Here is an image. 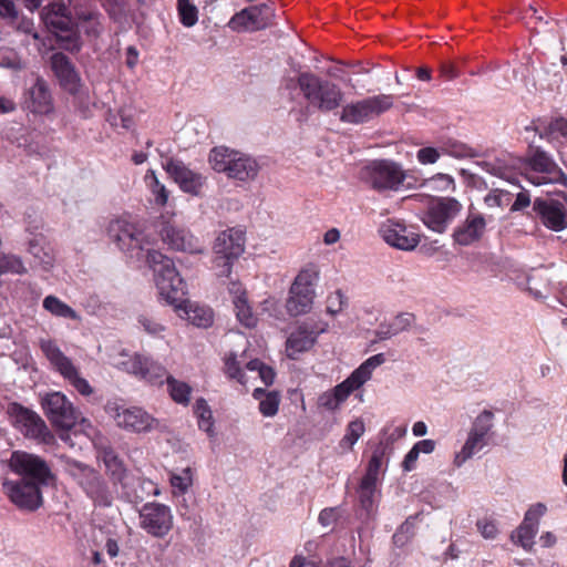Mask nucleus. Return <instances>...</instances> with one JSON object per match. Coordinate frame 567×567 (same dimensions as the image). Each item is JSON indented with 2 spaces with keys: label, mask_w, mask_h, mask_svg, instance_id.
<instances>
[{
  "label": "nucleus",
  "mask_w": 567,
  "mask_h": 567,
  "mask_svg": "<svg viewBox=\"0 0 567 567\" xmlns=\"http://www.w3.org/2000/svg\"><path fill=\"white\" fill-rule=\"evenodd\" d=\"M150 267L154 271L155 285L159 296L176 310L183 311L179 315L187 319L192 324L199 328H207L213 323V312L210 309L192 303L185 299L187 286L177 272L173 260L159 251L148 252Z\"/></svg>",
  "instance_id": "1"
},
{
  "label": "nucleus",
  "mask_w": 567,
  "mask_h": 567,
  "mask_svg": "<svg viewBox=\"0 0 567 567\" xmlns=\"http://www.w3.org/2000/svg\"><path fill=\"white\" fill-rule=\"evenodd\" d=\"M65 473L95 506L109 507L114 496L103 475L94 467L80 461L61 455Z\"/></svg>",
  "instance_id": "2"
},
{
  "label": "nucleus",
  "mask_w": 567,
  "mask_h": 567,
  "mask_svg": "<svg viewBox=\"0 0 567 567\" xmlns=\"http://www.w3.org/2000/svg\"><path fill=\"white\" fill-rule=\"evenodd\" d=\"M297 84L308 105L316 111L329 113L341 106L344 94L338 84L311 72L300 73Z\"/></svg>",
  "instance_id": "3"
},
{
  "label": "nucleus",
  "mask_w": 567,
  "mask_h": 567,
  "mask_svg": "<svg viewBox=\"0 0 567 567\" xmlns=\"http://www.w3.org/2000/svg\"><path fill=\"white\" fill-rule=\"evenodd\" d=\"M71 4L72 0H49L43 8L42 20L55 35L60 48L76 52L81 48V41L69 9Z\"/></svg>",
  "instance_id": "4"
},
{
  "label": "nucleus",
  "mask_w": 567,
  "mask_h": 567,
  "mask_svg": "<svg viewBox=\"0 0 567 567\" xmlns=\"http://www.w3.org/2000/svg\"><path fill=\"white\" fill-rule=\"evenodd\" d=\"M523 176L534 186L560 185L567 188V174L540 147H535L525 159Z\"/></svg>",
  "instance_id": "5"
},
{
  "label": "nucleus",
  "mask_w": 567,
  "mask_h": 567,
  "mask_svg": "<svg viewBox=\"0 0 567 567\" xmlns=\"http://www.w3.org/2000/svg\"><path fill=\"white\" fill-rule=\"evenodd\" d=\"M209 163L214 171L225 173L228 177L239 181L254 179L259 171L255 159L224 146L215 147L210 151Z\"/></svg>",
  "instance_id": "6"
},
{
  "label": "nucleus",
  "mask_w": 567,
  "mask_h": 567,
  "mask_svg": "<svg viewBox=\"0 0 567 567\" xmlns=\"http://www.w3.org/2000/svg\"><path fill=\"white\" fill-rule=\"evenodd\" d=\"M245 250V233L239 228L221 231L214 244V267L218 277H228L234 260Z\"/></svg>",
  "instance_id": "7"
},
{
  "label": "nucleus",
  "mask_w": 567,
  "mask_h": 567,
  "mask_svg": "<svg viewBox=\"0 0 567 567\" xmlns=\"http://www.w3.org/2000/svg\"><path fill=\"white\" fill-rule=\"evenodd\" d=\"M390 95H374L352 101L342 106L339 120L347 124H363L378 117L392 106Z\"/></svg>",
  "instance_id": "8"
},
{
  "label": "nucleus",
  "mask_w": 567,
  "mask_h": 567,
  "mask_svg": "<svg viewBox=\"0 0 567 567\" xmlns=\"http://www.w3.org/2000/svg\"><path fill=\"white\" fill-rule=\"evenodd\" d=\"M40 349L50 361L51 365L82 395H90L93 392L89 382L79 374L78 368L73 364L71 359L61 351L54 341L41 339Z\"/></svg>",
  "instance_id": "9"
},
{
  "label": "nucleus",
  "mask_w": 567,
  "mask_h": 567,
  "mask_svg": "<svg viewBox=\"0 0 567 567\" xmlns=\"http://www.w3.org/2000/svg\"><path fill=\"white\" fill-rule=\"evenodd\" d=\"M10 468L20 476L19 480L49 485L54 476L47 462L38 455L16 451L9 461Z\"/></svg>",
  "instance_id": "10"
},
{
  "label": "nucleus",
  "mask_w": 567,
  "mask_h": 567,
  "mask_svg": "<svg viewBox=\"0 0 567 567\" xmlns=\"http://www.w3.org/2000/svg\"><path fill=\"white\" fill-rule=\"evenodd\" d=\"M107 234L110 239L114 241L121 250L130 252L137 258H140V254L143 250L147 252L154 251L153 249L146 248L148 241L145 235L138 230L134 224L124 219L111 221L107 227ZM147 257L148 254H146V261H148ZM147 264L150 265V262Z\"/></svg>",
  "instance_id": "11"
},
{
  "label": "nucleus",
  "mask_w": 567,
  "mask_h": 567,
  "mask_svg": "<svg viewBox=\"0 0 567 567\" xmlns=\"http://www.w3.org/2000/svg\"><path fill=\"white\" fill-rule=\"evenodd\" d=\"M41 405L55 427L70 430L81 419V413L62 392L47 393L41 399Z\"/></svg>",
  "instance_id": "12"
},
{
  "label": "nucleus",
  "mask_w": 567,
  "mask_h": 567,
  "mask_svg": "<svg viewBox=\"0 0 567 567\" xmlns=\"http://www.w3.org/2000/svg\"><path fill=\"white\" fill-rule=\"evenodd\" d=\"M8 413L13 425L29 439L48 443L52 439L45 422L34 411L22 406L19 403H12L8 408Z\"/></svg>",
  "instance_id": "13"
},
{
  "label": "nucleus",
  "mask_w": 567,
  "mask_h": 567,
  "mask_svg": "<svg viewBox=\"0 0 567 567\" xmlns=\"http://www.w3.org/2000/svg\"><path fill=\"white\" fill-rule=\"evenodd\" d=\"M527 216L555 233L567 228V210L558 199L536 197L533 202L532 213H528Z\"/></svg>",
  "instance_id": "14"
},
{
  "label": "nucleus",
  "mask_w": 567,
  "mask_h": 567,
  "mask_svg": "<svg viewBox=\"0 0 567 567\" xmlns=\"http://www.w3.org/2000/svg\"><path fill=\"white\" fill-rule=\"evenodd\" d=\"M461 210L462 205L457 199L427 194V228L444 233Z\"/></svg>",
  "instance_id": "15"
},
{
  "label": "nucleus",
  "mask_w": 567,
  "mask_h": 567,
  "mask_svg": "<svg viewBox=\"0 0 567 567\" xmlns=\"http://www.w3.org/2000/svg\"><path fill=\"white\" fill-rule=\"evenodd\" d=\"M174 517L168 506L147 503L140 511V526L156 538L165 537L173 528Z\"/></svg>",
  "instance_id": "16"
},
{
  "label": "nucleus",
  "mask_w": 567,
  "mask_h": 567,
  "mask_svg": "<svg viewBox=\"0 0 567 567\" xmlns=\"http://www.w3.org/2000/svg\"><path fill=\"white\" fill-rule=\"evenodd\" d=\"M363 178L378 190L398 189L405 175L401 167L391 161H375L363 171Z\"/></svg>",
  "instance_id": "17"
},
{
  "label": "nucleus",
  "mask_w": 567,
  "mask_h": 567,
  "mask_svg": "<svg viewBox=\"0 0 567 567\" xmlns=\"http://www.w3.org/2000/svg\"><path fill=\"white\" fill-rule=\"evenodd\" d=\"M313 279L315 274L309 270H302L296 277L286 303L287 311L291 316L310 311L315 298Z\"/></svg>",
  "instance_id": "18"
},
{
  "label": "nucleus",
  "mask_w": 567,
  "mask_h": 567,
  "mask_svg": "<svg viewBox=\"0 0 567 567\" xmlns=\"http://www.w3.org/2000/svg\"><path fill=\"white\" fill-rule=\"evenodd\" d=\"M105 411L115 420L117 426L133 432L150 431L156 424V421L140 408L124 409L115 402H109Z\"/></svg>",
  "instance_id": "19"
},
{
  "label": "nucleus",
  "mask_w": 567,
  "mask_h": 567,
  "mask_svg": "<svg viewBox=\"0 0 567 567\" xmlns=\"http://www.w3.org/2000/svg\"><path fill=\"white\" fill-rule=\"evenodd\" d=\"M42 485L28 481H6L3 488L10 501L21 509L35 511L42 505Z\"/></svg>",
  "instance_id": "20"
},
{
  "label": "nucleus",
  "mask_w": 567,
  "mask_h": 567,
  "mask_svg": "<svg viewBox=\"0 0 567 567\" xmlns=\"http://www.w3.org/2000/svg\"><path fill=\"white\" fill-rule=\"evenodd\" d=\"M274 17V9L267 3H260L236 13L230 19L229 27L235 31L262 30L271 24Z\"/></svg>",
  "instance_id": "21"
},
{
  "label": "nucleus",
  "mask_w": 567,
  "mask_h": 567,
  "mask_svg": "<svg viewBox=\"0 0 567 567\" xmlns=\"http://www.w3.org/2000/svg\"><path fill=\"white\" fill-rule=\"evenodd\" d=\"M158 231L162 240L172 249L190 254L203 252V249L199 246L197 239H195L193 235H190L183 227L176 225L171 219L162 217Z\"/></svg>",
  "instance_id": "22"
},
{
  "label": "nucleus",
  "mask_w": 567,
  "mask_h": 567,
  "mask_svg": "<svg viewBox=\"0 0 567 567\" xmlns=\"http://www.w3.org/2000/svg\"><path fill=\"white\" fill-rule=\"evenodd\" d=\"M547 506L544 503L532 505L525 513L522 524L512 533L514 543L530 551L535 544L534 539L538 533L539 519L546 514Z\"/></svg>",
  "instance_id": "23"
},
{
  "label": "nucleus",
  "mask_w": 567,
  "mask_h": 567,
  "mask_svg": "<svg viewBox=\"0 0 567 567\" xmlns=\"http://www.w3.org/2000/svg\"><path fill=\"white\" fill-rule=\"evenodd\" d=\"M383 353L370 357L358 369H355L348 379L338 384L332 392L340 402H343L354 390L359 389L370 380L372 371L384 363Z\"/></svg>",
  "instance_id": "24"
},
{
  "label": "nucleus",
  "mask_w": 567,
  "mask_h": 567,
  "mask_svg": "<svg viewBox=\"0 0 567 567\" xmlns=\"http://www.w3.org/2000/svg\"><path fill=\"white\" fill-rule=\"evenodd\" d=\"M485 233V217L470 209L466 218L454 228L452 238L455 245L472 246L480 243Z\"/></svg>",
  "instance_id": "25"
},
{
  "label": "nucleus",
  "mask_w": 567,
  "mask_h": 567,
  "mask_svg": "<svg viewBox=\"0 0 567 567\" xmlns=\"http://www.w3.org/2000/svg\"><path fill=\"white\" fill-rule=\"evenodd\" d=\"M166 172L179 185L181 189L193 196H199L206 178L189 169L182 161L169 159L165 165Z\"/></svg>",
  "instance_id": "26"
},
{
  "label": "nucleus",
  "mask_w": 567,
  "mask_h": 567,
  "mask_svg": "<svg viewBox=\"0 0 567 567\" xmlns=\"http://www.w3.org/2000/svg\"><path fill=\"white\" fill-rule=\"evenodd\" d=\"M384 241L401 250H413L420 243V235L412 227L398 221H388L380 229Z\"/></svg>",
  "instance_id": "27"
},
{
  "label": "nucleus",
  "mask_w": 567,
  "mask_h": 567,
  "mask_svg": "<svg viewBox=\"0 0 567 567\" xmlns=\"http://www.w3.org/2000/svg\"><path fill=\"white\" fill-rule=\"evenodd\" d=\"M122 365L125 371L154 384H162L164 378L168 377L162 364L140 354L130 357Z\"/></svg>",
  "instance_id": "28"
},
{
  "label": "nucleus",
  "mask_w": 567,
  "mask_h": 567,
  "mask_svg": "<svg viewBox=\"0 0 567 567\" xmlns=\"http://www.w3.org/2000/svg\"><path fill=\"white\" fill-rule=\"evenodd\" d=\"M25 107L40 115H47L53 112V99L48 83L40 76H37L34 83L27 90Z\"/></svg>",
  "instance_id": "29"
},
{
  "label": "nucleus",
  "mask_w": 567,
  "mask_h": 567,
  "mask_svg": "<svg viewBox=\"0 0 567 567\" xmlns=\"http://www.w3.org/2000/svg\"><path fill=\"white\" fill-rule=\"evenodd\" d=\"M50 62L60 85L72 94L76 93L80 87V76L69 58L58 52L52 54Z\"/></svg>",
  "instance_id": "30"
},
{
  "label": "nucleus",
  "mask_w": 567,
  "mask_h": 567,
  "mask_svg": "<svg viewBox=\"0 0 567 567\" xmlns=\"http://www.w3.org/2000/svg\"><path fill=\"white\" fill-rule=\"evenodd\" d=\"M319 331L308 323H302L290 333L286 342V352L290 359H297L302 352L310 350L317 339Z\"/></svg>",
  "instance_id": "31"
},
{
  "label": "nucleus",
  "mask_w": 567,
  "mask_h": 567,
  "mask_svg": "<svg viewBox=\"0 0 567 567\" xmlns=\"http://www.w3.org/2000/svg\"><path fill=\"white\" fill-rule=\"evenodd\" d=\"M229 293L233 296V303L238 321L246 328H252L257 323V317L254 315L248 302L246 291L240 282L230 281L228 286Z\"/></svg>",
  "instance_id": "32"
},
{
  "label": "nucleus",
  "mask_w": 567,
  "mask_h": 567,
  "mask_svg": "<svg viewBox=\"0 0 567 567\" xmlns=\"http://www.w3.org/2000/svg\"><path fill=\"white\" fill-rule=\"evenodd\" d=\"M94 446L96 449V458L103 462L111 477L115 481L122 480L125 468L115 452L102 440L94 441Z\"/></svg>",
  "instance_id": "33"
},
{
  "label": "nucleus",
  "mask_w": 567,
  "mask_h": 567,
  "mask_svg": "<svg viewBox=\"0 0 567 567\" xmlns=\"http://www.w3.org/2000/svg\"><path fill=\"white\" fill-rule=\"evenodd\" d=\"M540 138L548 143L561 144L567 138V118L564 116L553 117L549 122L537 130Z\"/></svg>",
  "instance_id": "34"
},
{
  "label": "nucleus",
  "mask_w": 567,
  "mask_h": 567,
  "mask_svg": "<svg viewBox=\"0 0 567 567\" xmlns=\"http://www.w3.org/2000/svg\"><path fill=\"white\" fill-rule=\"evenodd\" d=\"M439 150L442 151V153H444V154H449V155H452L455 157H464L470 154V148L465 144L449 138L446 141L441 142L439 148L427 146V151H426L427 164H433L439 159V157H440Z\"/></svg>",
  "instance_id": "35"
},
{
  "label": "nucleus",
  "mask_w": 567,
  "mask_h": 567,
  "mask_svg": "<svg viewBox=\"0 0 567 567\" xmlns=\"http://www.w3.org/2000/svg\"><path fill=\"white\" fill-rule=\"evenodd\" d=\"M75 14L79 19V23L81 29L92 38H97L102 30V23H101V14L96 11H90V10H76Z\"/></svg>",
  "instance_id": "36"
},
{
  "label": "nucleus",
  "mask_w": 567,
  "mask_h": 567,
  "mask_svg": "<svg viewBox=\"0 0 567 567\" xmlns=\"http://www.w3.org/2000/svg\"><path fill=\"white\" fill-rule=\"evenodd\" d=\"M256 400H259V411L265 416H274L278 412L280 396L276 391L265 392L257 388L252 393Z\"/></svg>",
  "instance_id": "37"
},
{
  "label": "nucleus",
  "mask_w": 567,
  "mask_h": 567,
  "mask_svg": "<svg viewBox=\"0 0 567 567\" xmlns=\"http://www.w3.org/2000/svg\"><path fill=\"white\" fill-rule=\"evenodd\" d=\"M486 440L477 437L476 433H468L467 440L462 450L455 455L454 463L461 466L464 462L471 458L475 453L481 451L486 445Z\"/></svg>",
  "instance_id": "38"
},
{
  "label": "nucleus",
  "mask_w": 567,
  "mask_h": 567,
  "mask_svg": "<svg viewBox=\"0 0 567 567\" xmlns=\"http://www.w3.org/2000/svg\"><path fill=\"white\" fill-rule=\"evenodd\" d=\"M29 252L34 257L37 265L44 270H49L53 267L55 257L50 247H45L37 240H32L29 245Z\"/></svg>",
  "instance_id": "39"
},
{
  "label": "nucleus",
  "mask_w": 567,
  "mask_h": 567,
  "mask_svg": "<svg viewBox=\"0 0 567 567\" xmlns=\"http://www.w3.org/2000/svg\"><path fill=\"white\" fill-rule=\"evenodd\" d=\"M43 308L51 315L61 318L78 319V313L65 302L55 296H48L43 299Z\"/></svg>",
  "instance_id": "40"
},
{
  "label": "nucleus",
  "mask_w": 567,
  "mask_h": 567,
  "mask_svg": "<svg viewBox=\"0 0 567 567\" xmlns=\"http://www.w3.org/2000/svg\"><path fill=\"white\" fill-rule=\"evenodd\" d=\"M177 12L182 24L186 28L194 27L198 21V9L192 0H177Z\"/></svg>",
  "instance_id": "41"
},
{
  "label": "nucleus",
  "mask_w": 567,
  "mask_h": 567,
  "mask_svg": "<svg viewBox=\"0 0 567 567\" xmlns=\"http://www.w3.org/2000/svg\"><path fill=\"white\" fill-rule=\"evenodd\" d=\"M195 414L198 419V426L210 436L213 432V414L210 408L204 399H199L195 403Z\"/></svg>",
  "instance_id": "42"
},
{
  "label": "nucleus",
  "mask_w": 567,
  "mask_h": 567,
  "mask_svg": "<svg viewBox=\"0 0 567 567\" xmlns=\"http://www.w3.org/2000/svg\"><path fill=\"white\" fill-rule=\"evenodd\" d=\"M168 390L172 399L179 404H187L189 402L190 386L185 383L175 380L173 377H166Z\"/></svg>",
  "instance_id": "43"
},
{
  "label": "nucleus",
  "mask_w": 567,
  "mask_h": 567,
  "mask_svg": "<svg viewBox=\"0 0 567 567\" xmlns=\"http://www.w3.org/2000/svg\"><path fill=\"white\" fill-rule=\"evenodd\" d=\"M169 481L175 495L184 494L193 485L192 468L186 467L181 473H173Z\"/></svg>",
  "instance_id": "44"
},
{
  "label": "nucleus",
  "mask_w": 567,
  "mask_h": 567,
  "mask_svg": "<svg viewBox=\"0 0 567 567\" xmlns=\"http://www.w3.org/2000/svg\"><path fill=\"white\" fill-rule=\"evenodd\" d=\"M427 188L434 193H446L454 190V178L449 174L439 173L427 178Z\"/></svg>",
  "instance_id": "45"
},
{
  "label": "nucleus",
  "mask_w": 567,
  "mask_h": 567,
  "mask_svg": "<svg viewBox=\"0 0 567 567\" xmlns=\"http://www.w3.org/2000/svg\"><path fill=\"white\" fill-rule=\"evenodd\" d=\"M494 414L489 410H484L473 422L470 433H476L477 437L486 440L487 434L493 427Z\"/></svg>",
  "instance_id": "46"
},
{
  "label": "nucleus",
  "mask_w": 567,
  "mask_h": 567,
  "mask_svg": "<svg viewBox=\"0 0 567 567\" xmlns=\"http://www.w3.org/2000/svg\"><path fill=\"white\" fill-rule=\"evenodd\" d=\"M25 271L27 269L19 257L0 254V276L6 272L22 275Z\"/></svg>",
  "instance_id": "47"
},
{
  "label": "nucleus",
  "mask_w": 567,
  "mask_h": 567,
  "mask_svg": "<svg viewBox=\"0 0 567 567\" xmlns=\"http://www.w3.org/2000/svg\"><path fill=\"white\" fill-rule=\"evenodd\" d=\"M358 493L361 507L367 513L372 512L377 498V485L360 483Z\"/></svg>",
  "instance_id": "48"
},
{
  "label": "nucleus",
  "mask_w": 567,
  "mask_h": 567,
  "mask_svg": "<svg viewBox=\"0 0 567 567\" xmlns=\"http://www.w3.org/2000/svg\"><path fill=\"white\" fill-rule=\"evenodd\" d=\"M247 370L250 372L258 373V377L261 379V381L265 383V385H270L274 382L275 379V372L274 370L264 364L258 359L250 360L246 363Z\"/></svg>",
  "instance_id": "49"
},
{
  "label": "nucleus",
  "mask_w": 567,
  "mask_h": 567,
  "mask_svg": "<svg viewBox=\"0 0 567 567\" xmlns=\"http://www.w3.org/2000/svg\"><path fill=\"white\" fill-rule=\"evenodd\" d=\"M476 527L485 539H495L499 533L497 522L488 516L477 519Z\"/></svg>",
  "instance_id": "50"
},
{
  "label": "nucleus",
  "mask_w": 567,
  "mask_h": 567,
  "mask_svg": "<svg viewBox=\"0 0 567 567\" xmlns=\"http://www.w3.org/2000/svg\"><path fill=\"white\" fill-rule=\"evenodd\" d=\"M364 432V424L360 420L352 421L348 425L347 434L341 441V444H347L349 449H351L354 443L359 440V437Z\"/></svg>",
  "instance_id": "51"
},
{
  "label": "nucleus",
  "mask_w": 567,
  "mask_h": 567,
  "mask_svg": "<svg viewBox=\"0 0 567 567\" xmlns=\"http://www.w3.org/2000/svg\"><path fill=\"white\" fill-rule=\"evenodd\" d=\"M240 361L237 360L236 354L231 353L225 361V370L229 378L236 379L239 383L245 384L244 373L240 370Z\"/></svg>",
  "instance_id": "52"
},
{
  "label": "nucleus",
  "mask_w": 567,
  "mask_h": 567,
  "mask_svg": "<svg viewBox=\"0 0 567 567\" xmlns=\"http://www.w3.org/2000/svg\"><path fill=\"white\" fill-rule=\"evenodd\" d=\"M94 540L104 543V549L111 558H114L118 554V545L106 532L97 529L94 532Z\"/></svg>",
  "instance_id": "53"
},
{
  "label": "nucleus",
  "mask_w": 567,
  "mask_h": 567,
  "mask_svg": "<svg viewBox=\"0 0 567 567\" xmlns=\"http://www.w3.org/2000/svg\"><path fill=\"white\" fill-rule=\"evenodd\" d=\"M137 321L151 336L159 337L165 331V326L151 317L140 316Z\"/></svg>",
  "instance_id": "54"
},
{
  "label": "nucleus",
  "mask_w": 567,
  "mask_h": 567,
  "mask_svg": "<svg viewBox=\"0 0 567 567\" xmlns=\"http://www.w3.org/2000/svg\"><path fill=\"white\" fill-rule=\"evenodd\" d=\"M421 452H425V440L417 442L406 454L402 463L404 471L410 472L415 467V463Z\"/></svg>",
  "instance_id": "55"
},
{
  "label": "nucleus",
  "mask_w": 567,
  "mask_h": 567,
  "mask_svg": "<svg viewBox=\"0 0 567 567\" xmlns=\"http://www.w3.org/2000/svg\"><path fill=\"white\" fill-rule=\"evenodd\" d=\"M327 302H328V306H327L328 312L331 315H336V313L340 312L343 309V307L347 305V298L340 290H337L328 297Z\"/></svg>",
  "instance_id": "56"
},
{
  "label": "nucleus",
  "mask_w": 567,
  "mask_h": 567,
  "mask_svg": "<svg viewBox=\"0 0 567 567\" xmlns=\"http://www.w3.org/2000/svg\"><path fill=\"white\" fill-rule=\"evenodd\" d=\"M414 321V317L411 313H401L396 316L390 323V328L392 329V332L399 334L400 332L408 329Z\"/></svg>",
  "instance_id": "57"
},
{
  "label": "nucleus",
  "mask_w": 567,
  "mask_h": 567,
  "mask_svg": "<svg viewBox=\"0 0 567 567\" xmlns=\"http://www.w3.org/2000/svg\"><path fill=\"white\" fill-rule=\"evenodd\" d=\"M532 204L530 194L527 189H522L515 197L509 210L511 213L523 212Z\"/></svg>",
  "instance_id": "58"
},
{
  "label": "nucleus",
  "mask_w": 567,
  "mask_h": 567,
  "mask_svg": "<svg viewBox=\"0 0 567 567\" xmlns=\"http://www.w3.org/2000/svg\"><path fill=\"white\" fill-rule=\"evenodd\" d=\"M152 177H153V182H154V184L152 186V190H153L155 203L161 206H164V205H166V203L168 200V192L166 190L164 185L159 184L158 179L156 178V176L153 172H152Z\"/></svg>",
  "instance_id": "59"
},
{
  "label": "nucleus",
  "mask_w": 567,
  "mask_h": 567,
  "mask_svg": "<svg viewBox=\"0 0 567 567\" xmlns=\"http://www.w3.org/2000/svg\"><path fill=\"white\" fill-rule=\"evenodd\" d=\"M0 17L9 21H14L18 18L13 0H0Z\"/></svg>",
  "instance_id": "60"
},
{
  "label": "nucleus",
  "mask_w": 567,
  "mask_h": 567,
  "mask_svg": "<svg viewBox=\"0 0 567 567\" xmlns=\"http://www.w3.org/2000/svg\"><path fill=\"white\" fill-rule=\"evenodd\" d=\"M338 509L334 507L324 508L319 514V523L323 527H331L338 519Z\"/></svg>",
  "instance_id": "61"
},
{
  "label": "nucleus",
  "mask_w": 567,
  "mask_h": 567,
  "mask_svg": "<svg viewBox=\"0 0 567 567\" xmlns=\"http://www.w3.org/2000/svg\"><path fill=\"white\" fill-rule=\"evenodd\" d=\"M319 403L321 406H324L328 410H334L339 406V404L341 402L338 400V398L331 391V392H326L322 395H320Z\"/></svg>",
  "instance_id": "62"
},
{
  "label": "nucleus",
  "mask_w": 567,
  "mask_h": 567,
  "mask_svg": "<svg viewBox=\"0 0 567 567\" xmlns=\"http://www.w3.org/2000/svg\"><path fill=\"white\" fill-rule=\"evenodd\" d=\"M0 66L11 70H20L22 69V63L17 54L10 53L9 55H3L0 58Z\"/></svg>",
  "instance_id": "63"
},
{
  "label": "nucleus",
  "mask_w": 567,
  "mask_h": 567,
  "mask_svg": "<svg viewBox=\"0 0 567 567\" xmlns=\"http://www.w3.org/2000/svg\"><path fill=\"white\" fill-rule=\"evenodd\" d=\"M506 195L507 194H503V193L487 194L484 198V202L488 207H501L503 205V203H502L503 196H506Z\"/></svg>",
  "instance_id": "64"
}]
</instances>
